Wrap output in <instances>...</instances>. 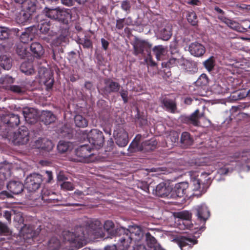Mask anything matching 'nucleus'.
<instances>
[{"mask_svg": "<svg viewBox=\"0 0 250 250\" xmlns=\"http://www.w3.org/2000/svg\"><path fill=\"white\" fill-rule=\"evenodd\" d=\"M50 26V25L48 22L43 21L38 24V28L41 33L46 34L49 31Z\"/></svg>", "mask_w": 250, "mask_h": 250, "instance_id": "49", "label": "nucleus"}, {"mask_svg": "<svg viewBox=\"0 0 250 250\" xmlns=\"http://www.w3.org/2000/svg\"><path fill=\"white\" fill-rule=\"evenodd\" d=\"M204 115V113H200L199 109H197L189 116H182L180 119L183 123L198 126L200 123V119Z\"/></svg>", "mask_w": 250, "mask_h": 250, "instance_id": "13", "label": "nucleus"}, {"mask_svg": "<svg viewBox=\"0 0 250 250\" xmlns=\"http://www.w3.org/2000/svg\"><path fill=\"white\" fill-rule=\"evenodd\" d=\"M182 250L185 247L188 246L191 248L192 246L197 243L198 241L194 237L180 236L174 239Z\"/></svg>", "mask_w": 250, "mask_h": 250, "instance_id": "18", "label": "nucleus"}, {"mask_svg": "<svg viewBox=\"0 0 250 250\" xmlns=\"http://www.w3.org/2000/svg\"><path fill=\"white\" fill-rule=\"evenodd\" d=\"M188 51L192 56L196 57H201L205 53L206 48L202 44L195 42L189 44Z\"/></svg>", "mask_w": 250, "mask_h": 250, "instance_id": "17", "label": "nucleus"}, {"mask_svg": "<svg viewBox=\"0 0 250 250\" xmlns=\"http://www.w3.org/2000/svg\"><path fill=\"white\" fill-rule=\"evenodd\" d=\"M22 115L25 121L29 124H34L37 121L38 115L33 109H24L22 111Z\"/></svg>", "mask_w": 250, "mask_h": 250, "instance_id": "25", "label": "nucleus"}, {"mask_svg": "<svg viewBox=\"0 0 250 250\" xmlns=\"http://www.w3.org/2000/svg\"><path fill=\"white\" fill-rule=\"evenodd\" d=\"M146 240L147 244L150 248L154 247L157 242L156 239L149 232H147L146 234Z\"/></svg>", "mask_w": 250, "mask_h": 250, "instance_id": "48", "label": "nucleus"}, {"mask_svg": "<svg viewBox=\"0 0 250 250\" xmlns=\"http://www.w3.org/2000/svg\"><path fill=\"white\" fill-rule=\"evenodd\" d=\"M83 134L87 138L93 148L97 149L103 146L104 138L102 131L97 129H91L89 132L85 130L83 131Z\"/></svg>", "mask_w": 250, "mask_h": 250, "instance_id": "5", "label": "nucleus"}, {"mask_svg": "<svg viewBox=\"0 0 250 250\" xmlns=\"http://www.w3.org/2000/svg\"><path fill=\"white\" fill-rule=\"evenodd\" d=\"M104 83V86L102 90L106 95L118 92L121 87L119 83L115 82L111 79H105Z\"/></svg>", "mask_w": 250, "mask_h": 250, "instance_id": "14", "label": "nucleus"}, {"mask_svg": "<svg viewBox=\"0 0 250 250\" xmlns=\"http://www.w3.org/2000/svg\"><path fill=\"white\" fill-rule=\"evenodd\" d=\"M61 244L59 239L56 237H53L50 239L47 244L48 250H58L61 247Z\"/></svg>", "mask_w": 250, "mask_h": 250, "instance_id": "39", "label": "nucleus"}, {"mask_svg": "<svg viewBox=\"0 0 250 250\" xmlns=\"http://www.w3.org/2000/svg\"><path fill=\"white\" fill-rule=\"evenodd\" d=\"M74 123L76 126L84 128L88 125L87 120L82 115L78 114L74 117Z\"/></svg>", "mask_w": 250, "mask_h": 250, "instance_id": "38", "label": "nucleus"}, {"mask_svg": "<svg viewBox=\"0 0 250 250\" xmlns=\"http://www.w3.org/2000/svg\"><path fill=\"white\" fill-rule=\"evenodd\" d=\"M153 193L159 197L170 198L171 188L166 183L162 182L156 186Z\"/></svg>", "mask_w": 250, "mask_h": 250, "instance_id": "20", "label": "nucleus"}, {"mask_svg": "<svg viewBox=\"0 0 250 250\" xmlns=\"http://www.w3.org/2000/svg\"><path fill=\"white\" fill-rule=\"evenodd\" d=\"M33 14L21 10L17 17V21L19 24H25L31 21Z\"/></svg>", "mask_w": 250, "mask_h": 250, "instance_id": "30", "label": "nucleus"}, {"mask_svg": "<svg viewBox=\"0 0 250 250\" xmlns=\"http://www.w3.org/2000/svg\"><path fill=\"white\" fill-rule=\"evenodd\" d=\"M132 45L134 55H141L142 57H145L146 55L149 56L150 55L152 45L148 42L136 38Z\"/></svg>", "mask_w": 250, "mask_h": 250, "instance_id": "6", "label": "nucleus"}, {"mask_svg": "<svg viewBox=\"0 0 250 250\" xmlns=\"http://www.w3.org/2000/svg\"><path fill=\"white\" fill-rule=\"evenodd\" d=\"M7 89L17 94H22L25 92V89L24 86L17 85H9L8 86Z\"/></svg>", "mask_w": 250, "mask_h": 250, "instance_id": "43", "label": "nucleus"}, {"mask_svg": "<svg viewBox=\"0 0 250 250\" xmlns=\"http://www.w3.org/2000/svg\"><path fill=\"white\" fill-rule=\"evenodd\" d=\"M92 147L89 145H83L79 146L75 149V154L79 158V161L83 162H88L89 158L92 154L91 153Z\"/></svg>", "mask_w": 250, "mask_h": 250, "instance_id": "10", "label": "nucleus"}, {"mask_svg": "<svg viewBox=\"0 0 250 250\" xmlns=\"http://www.w3.org/2000/svg\"><path fill=\"white\" fill-rule=\"evenodd\" d=\"M70 146L69 142L60 141L57 146V149L60 153H63L66 152Z\"/></svg>", "mask_w": 250, "mask_h": 250, "instance_id": "42", "label": "nucleus"}, {"mask_svg": "<svg viewBox=\"0 0 250 250\" xmlns=\"http://www.w3.org/2000/svg\"><path fill=\"white\" fill-rule=\"evenodd\" d=\"M188 183L186 182L176 184L174 188L171 189L170 198L176 199L184 197L188 192Z\"/></svg>", "mask_w": 250, "mask_h": 250, "instance_id": "12", "label": "nucleus"}, {"mask_svg": "<svg viewBox=\"0 0 250 250\" xmlns=\"http://www.w3.org/2000/svg\"><path fill=\"white\" fill-rule=\"evenodd\" d=\"M36 145L39 148L46 151H50L53 147L52 141L46 138L38 140L36 142Z\"/></svg>", "mask_w": 250, "mask_h": 250, "instance_id": "26", "label": "nucleus"}, {"mask_svg": "<svg viewBox=\"0 0 250 250\" xmlns=\"http://www.w3.org/2000/svg\"><path fill=\"white\" fill-rule=\"evenodd\" d=\"M157 144V141L154 138L144 142L142 144V146L143 147L142 150L145 151H153L156 148Z\"/></svg>", "mask_w": 250, "mask_h": 250, "instance_id": "36", "label": "nucleus"}, {"mask_svg": "<svg viewBox=\"0 0 250 250\" xmlns=\"http://www.w3.org/2000/svg\"><path fill=\"white\" fill-rule=\"evenodd\" d=\"M152 51L158 61H160L162 59V57L165 56L166 53L165 48L162 45L154 46Z\"/></svg>", "mask_w": 250, "mask_h": 250, "instance_id": "41", "label": "nucleus"}, {"mask_svg": "<svg viewBox=\"0 0 250 250\" xmlns=\"http://www.w3.org/2000/svg\"><path fill=\"white\" fill-rule=\"evenodd\" d=\"M133 20L131 17H128L127 18L118 19L116 20V28L118 30H122L124 25H132Z\"/></svg>", "mask_w": 250, "mask_h": 250, "instance_id": "34", "label": "nucleus"}, {"mask_svg": "<svg viewBox=\"0 0 250 250\" xmlns=\"http://www.w3.org/2000/svg\"><path fill=\"white\" fill-rule=\"evenodd\" d=\"M42 199L43 201L45 200H49L47 199L48 196H56V195L55 192L51 191L50 189L46 188H43L41 191Z\"/></svg>", "mask_w": 250, "mask_h": 250, "instance_id": "44", "label": "nucleus"}, {"mask_svg": "<svg viewBox=\"0 0 250 250\" xmlns=\"http://www.w3.org/2000/svg\"><path fill=\"white\" fill-rule=\"evenodd\" d=\"M119 235L122 236L118 240L117 250H132L131 244L132 241H139L143 234L140 228L138 227H132L130 230L121 228L119 229Z\"/></svg>", "mask_w": 250, "mask_h": 250, "instance_id": "1", "label": "nucleus"}, {"mask_svg": "<svg viewBox=\"0 0 250 250\" xmlns=\"http://www.w3.org/2000/svg\"><path fill=\"white\" fill-rule=\"evenodd\" d=\"M121 7L124 11H125L127 14L129 13L131 9L130 1L128 0H123L121 2Z\"/></svg>", "mask_w": 250, "mask_h": 250, "instance_id": "52", "label": "nucleus"}, {"mask_svg": "<svg viewBox=\"0 0 250 250\" xmlns=\"http://www.w3.org/2000/svg\"><path fill=\"white\" fill-rule=\"evenodd\" d=\"M0 66L5 70H9L12 66V59L6 55L0 56Z\"/></svg>", "mask_w": 250, "mask_h": 250, "instance_id": "35", "label": "nucleus"}, {"mask_svg": "<svg viewBox=\"0 0 250 250\" xmlns=\"http://www.w3.org/2000/svg\"><path fill=\"white\" fill-rule=\"evenodd\" d=\"M54 82V79L52 78H49L44 82V85L46 86L47 90L51 89L52 88Z\"/></svg>", "mask_w": 250, "mask_h": 250, "instance_id": "61", "label": "nucleus"}, {"mask_svg": "<svg viewBox=\"0 0 250 250\" xmlns=\"http://www.w3.org/2000/svg\"><path fill=\"white\" fill-rule=\"evenodd\" d=\"M198 85L203 86H206L208 83V79L205 74H202L196 81Z\"/></svg>", "mask_w": 250, "mask_h": 250, "instance_id": "50", "label": "nucleus"}, {"mask_svg": "<svg viewBox=\"0 0 250 250\" xmlns=\"http://www.w3.org/2000/svg\"><path fill=\"white\" fill-rule=\"evenodd\" d=\"M36 2L37 0H25L21 6V9L26 12L33 14L37 9Z\"/></svg>", "mask_w": 250, "mask_h": 250, "instance_id": "31", "label": "nucleus"}, {"mask_svg": "<svg viewBox=\"0 0 250 250\" xmlns=\"http://www.w3.org/2000/svg\"><path fill=\"white\" fill-rule=\"evenodd\" d=\"M61 188L66 190H72L74 189V185L70 182H63L60 185Z\"/></svg>", "mask_w": 250, "mask_h": 250, "instance_id": "53", "label": "nucleus"}, {"mask_svg": "<svg viewBox=\"0 0 250 250\" xmlns=\"http://www.w3.org/2000/svg\"><path fill=\"white\" fill-rule=\"evenodd\" d=\"M1 121L8 127H16L20 123V116L14 113L9 114L3 116L1 118Z\"/></svg>", "mask_w": 250, "mask_h": 250, "instance_id": "19", "label": "nucleus"}, {"mask_svg": "<svg viewBox=\"0 0 250 250\" xmlns=\"http://www.w3.org/2000/svg\"><path fill=\"white\" fill-rule=\"evenodd\" d=\"M84 229L80 226L76 227L75 232L68 230L62 231L63 242L65 250H77L83 246L82 241L84 240Z\"/></svg>", "mask_w": 250, "mask_h": 250, "instance_id": "2", "label": "nucleus"}, {"mask_svg": "<svg viewBox=\"0 0 250 250\" xmlns=\"http://www.w3.org/2000/svg\"><path fill=\"white\" fill-rule=\"evenodd\" d=\"M205 67L209 72L212 71L215 65V61L213 57H210L204 62Z\"/></svg>", "mask_w": 250, "mask_h": 250, "instance_id": "45", "label": "nucleus"}, {"mask_svg": "<svg viewBox=\"0 0 250 250\" xmlns=\"http://www.w3.org/2000/svg\"><path fill=\"white\" fill-rule=\"evenodd\" d=\"M81 44H82L84 48H92L93 44L91 41L87 38H84L81 40Z\"/></svg>", "mask_w": 250, "mask_h": 250, "instance_id": "59", "label": "nucleus"}, {"mask_svg": "<svg viewBox=\"0 0 250 250\" xmlns=\"http://www.w3.org/2000/svg\"><path fill=\"white\" fill-rule=\"evenodd\" d=\"M81 227L84 228L85 239L90 236L95 235L97 233H99L102 229V224L99 220L96 219L88 221L85 227Z\"/></svg>", "mask_w": 250, "mask_h": 250, "instance_id": "8", "label": "nucleus"}, {"mask_svg": "<svg viewBox=\"0 0 250 250\" xmlns=\"http://www.w3.org/2000/svg\"><path fill=\"white\" fill-rule=\"evenodd\" d=\"M13 212V210L12 209L3 210L2 216H3L6 219L8 222L10 223Z\"/></svg>", "mask_w": 250, "mask_h": 250, "instance_id": "57", "label": "nucleus"}, {"mask_svg": "<svg viewBox=\"0 0 250 250\" xmlns=\"http://www.w3.org/2000/svg\"><path fill=\"white\" fill-rule=\"evenodd\" d=\"M119 93L121 97L122 98V100L124 102V103L126 104L128 101V92L127 89H124L122 88L119 90Z\"/></svg>", "mask_w": 250, "mask_h": 250, "instance_id": "54", "label": "nucleus"}, {"mask_svg": "<svg viewBox=\"0 0 250 250\" xmlns=\"http://www.w3.org/2000/svg\"><path fill=\"white\" fill-rule=\"evenodd\" d=\"M30 48L32 55L37 58L41 57L44 53L42 45L38 42H32Z\"/></svg>", "mask_w": 250, "mask_h": 250, "instance_id": "28", "label": "nucleus"}, {"mask_svg": "<svg viewBox=\"0 0 250 250\" xmlns=\"http://www.w3.org/2000/svg\"><path fill=\"white\" fill-rule=\"evenodd\" d=\"M187 19L188 22H189L192 25H196L197 23V18L196 13L193 12H188Z\"/></svg>", "mask_w": 250, "mask_h": 250, "instance_id": "47", "label": "nucleus"}, {"mask_svg": "<svg viewBox=\"0 0 250 250\" xmlns=\"http://www.w3.org/2000/svg\"><path fill=\"white\" fill-rule=\"evenodd\" d=\"M23 184L17 181H11L7 184L8 190L13 194L18 195L21 193L24 189Z\"/></svg>", "mask_w": 250, "mask_h": 250, "instance_id": "22", "label": "nucleus"}, {"mask_svg": "<svg viewBox=\"0 0 250 250\" xmlns=\"http://www.w3.org/2000/svg\"><path fill=\"white\" fill-rule=\"evenodd\" d=\"M193 143V139L188 132L182 133L180 137V144L183 147L187 148Z\"/></svg>", "mask_w": 250, "mask_h": 250, "instance_id": "27", "label": "nucleus"}, {"mask_svg": "<svg viewBox=\"0 0 250 250\" xmlns=\"http://www.w3.org/2000/svg\"><path fill=\"white\" fill-rule=\"evenodd\" d=\"M53 174L51 171H46L43 175L33 173L28 176L25 180V187L30 192L35 191L41 187L42 182L51 183Z\"/></svg>", "mask_w": 250, "mask_h": 250, "instance_id": "3", "label": "nucleus"}, {"mask_svg": "<svg viewBox=\"0 0 250 250\" xmlns=\"http://www.w3.org/2000/svg\"><path fill=\"white\" fill-rule=\"evenodd\" d=\"M34 28V27H29L25 30V31L22 33L20 36V41L21 42L24 44L28 43L29 41L33 40L34 38V35L32 32V30Z\"/></svg>", "mask_w": 250, "mask_h": 250, "instance_id": "29", "label": "nucleus"}, {"mask_svg": "<svg viewBox=\"0 0 250 250\" xmlns=\"http://www.w3.org/2000/svg\"><path fill=\"white\" fill-rule=\"evenodd\" d=\"M180 65L183 66V68L187 70V66L191 65V63L188 60L181 58L180 59H177L174 57H171L167 62V65L169 67H173L175 65Z\"/></svg>", "mask_w": 250, "mask_h": 250, "instance_id": "24", "label": "nucleus"}, {"mask_svg": "<svg viewBox=\"0 0 250 250\" xmlns=\"http://www.w3.org/2000/svg\"><path fill=\"white\" fill-rule=\"evenodd\" d=\"M16 52L21 59H24L28 57L30 53L27 51L26 46L21 43L17 45Z\"/></svg>", "mask_w": 250, "mask_h": 250, "instance_id": "40", "label": "nucleus"}, {"mask_svg": "<svg viewBox=\"0 0 250 250\" xmlns=\"http://www.w3.org/2000/svg\"><path fill=\"white\" fill-rule=\"evenodd\" d=\"M84 194L83 191L76 190L72 195V197L77 201H81L83 199Z\"/></svg>", "mask_w": 250, "mask_h": 250, "instance_id": "55", "label": "nucleus"}, {"mask_svg": "<svg viewBox=\"0 0 250 250\" xmlns=\"http://www.w3.org/2000/svg\"><path fill=\"white\" fill-rule=\"evenodd\" d=\"M13 196L7 191L4 190L0 192V199L12 198Z\"/></svg>", "mask_w": 250, "mask_h": 250, "instance_id": "62", "label": "nucleus"}, {"mask_svg": "<svg viewBox=\"0 0 250 250\" xmlns=\"http://www.w3.org/2000/svg\"><path fill=\"white\" fill-rule=\"evenodd\" d=\"M214 89L215 92L219 94H224L228 92L229 89L225 85L222 86L220 84H214Z\"/></svg>", "mask_w": 250, "mask_h": 250, "instance_id": "51", "label": "nucleus"}, {"mask_svg": "<svg viewBox=\"0 0 250 250\" xmlns=\"http://www.w3.org/2000/svg\"><path fill=\"white\" fill-rule=\"evenodd\" d=\"M115 225L113 221L107 220L105 221L104 225V229L111 235H116L120 233L119 229H114Z\"/></svg>", "mask_w": 250, "mask_h": 250, "instance_id": "37", "label": "nucleus"}, {"mask_svg": "<svg viewBox=\"0 0 250 250\" xmlns=\"http://www.w3.org/2000/svg\"><path fill=\"white\" fill-rule=\"evenodd\" d=\"M9 232V228L6 224L0 222V234L6 235Z\"/></svg>", "mask_w": 250, "mask_h": 250, "instance_id": "60", "label": "nucleus"}, {"mask_svg": "<svg viewBox=\"0 0 250 250\" xmlns=\"http://www.w3.org/2000/svg\"><path fill=\"white\" fill-rule=\"evenodd\" d=\"M169 51L172 55H174L176 53L178 54V50L177 45L175 43L173 44H170Z\"/></svg>", "mask_w": 250, "mask_h": 250, "instance_id": "64", "label": "nucleus"}, {"mask_svg": "<svg viewBox=\"0 0 250 250\" xmlns=\"http://www.w3.org/2000/svg\"><path fill=\"white\" fill-rule=\"evenodd\" d=\"M44 11L47 17L64 24L67 25L73 21L72 11L69 9H61L59 8L50 9L46 7Z\"/></svg>", "mask_w": 250, "mask_h": 250, "instance_id": "4", "label": "nucleus"}, {"mask_svg": "<svg viewBox=\"0 0 250 250\" xmlns=\"http://www.w3.org/2000/svg\"><path fill=\"white\" fill-rule=\"evenodd\" d=\"M116 144L119 147L125 146L129 142L128 134L120 125L116 126L113 133Z\"/></svg>", "mask_w": 250, "mask_h": 250, "instance_id": "7", "label": "nucleus"}, {"mask_svg": "<svg viewBox=\"0 0 250 250\" xmlns=\"http://www.w3.org/2000/svg\"><path fill=\"white\" fill-rule=\"evenodd\" d=\"M34 227L31 225H24L21 230V233L25 240L32 239L36 236Z\"/></svg>", "mask_w": 250, "mask_h": 250, "instance_id": "23", "label": "nucleus"}, {"mask_svg": "<svg viewBox=\"0 0 250 250\" xmlns=\"http://www.w3.org/2000/svg\"><path fill=\"white\" fill-rule=\"evenodd\" d=\"M41 120L46 125L53 123L56 119L55 116L49 111H43L41 116Z\"/></svg>", "mask_w": 250, "mask_h": 250, "instance_id": "32", "label": "nucleus"}, {"mask_svg": "<svg viewBox=\"0 0 250 250\" xmlns=\"http://www.w3.org/2000/svg\"><path fill=\"white\" fill-rule=\"evenodd\" d=\"M160 101L161 107L163 109L172 113H175L177 110V104L175 100L165 96L162 97Z\"/></svg>", "mask_w": 250, "mask_h": 250, "instance_id": "15", "label": "nucleus"}, {"mask_svg": "<svg viewBox=\"0 0 250 250\" xmlns=\"http://www.w3.org/2000/svg\"><path fill=\"white\" fill-rule=\"evenodd\" d=\"M235 159V161H240L243 164H246L248 170H250V152L249 151H242L236 152L231 157Z\"/></svg>", "mask_w": 250, "mask_h": 250, "instance_id": "16", "label": "nucleus"}, {"mask_svg": "<svg viewBox=\"0 0 250 250\" xmlns=\"http://www.w3.org/2000/svg\"><path fill=\"white\" fill-rule=\"evenodd\" d=\"M194 213L197 217V221L203 223L200 230L203 231L205 229V223L210 215L208 208L204 205L198 206L194 210Z\"/></svg>", "mask_w": 250, "mask_h": 250, "instance_id": "11", "label": "nucleus"}, {"mask_svg": "<svg viewBox=\"0 0 250 250\" xmlns=\"http://www.w3.org/2000/svg\"><path fill=\"white\" fill-rule=\"evenodd\" d=\"M193 184L194 186V190H198L201 188L202 180L199 179H195L193 181Z\"/></svg>", "mask_w": 250, "mask_h": 250, "instance_id": "63", "label": "nucleus"}, {"mask_svg": "<svg viewBox=\"0 0 250 250\" xmlns=\"http://www.w3.org/2000/svg\"><path fill=\"white\" fill-rule=\"evenodd\" d=\"M29 134L28 128L24 126H21L18 132L14 133L13 142L15 145H25L29 140Z\"/></svg>", "mask_w": 250, "mask_h": 250, "instance_id": "9", "label": "nucleus"}, {"mask_svg": "<svg viewBox=\"0 0 250 250\" xmlns=\"http://www.w3.org/2000/svg\"><path fill=\"white\" fill-rule=\"evenodd\" d=\"M157 35L159 38L163 41H167L169 40L172 35L171 26L167 24L159 27L158 30Z\"/></svg>", "mask_w": 250, "mask_h": 250, "instance_id": "21", "label": "nucleus"}, {"mask_svg": "<svg viewBox=\"0 0 250 250\" xmlns=\"http://www.w3.org/2000/svg\"><path fill=\"white\" fill-rule=\"evenodd\" d=\"M138 146L139 143L138 142L135 140H133L128 146V152L130 153H133L136 152L138 149Z\"/></svg>", "mask_w": 250, "mask_h": 250, "instance_id": "56", "label": "nucleus"}, {"mask_svg": "<svg viewBox=\"0 0 250 250\" xmlns=\"http://www.w3.org/2000/svg\"><path fill=\"white\" fill-rule=\"evenodd\" d=\"M10 31L7 27L0 26V40H4L8 39Z\"/></svg>", "mask_w": 250, "mask_h": 250, "instance_id": "46", "label": "nucleus"}, {"mask_svg": "<svg viewBox=\"0 0 250 250\" xmlns=\"http://www.w3.org/2000/svg\"><path fill=\"white\" fill-rule=\"evenodd\" d=\"M191 216V213L188 211H184L179 213V217L186 220H190Z\"/></svg>", "mask_w": 250, "mask_h": 250, "instance_id": "58", "label": "nucleus"}, {"mask_svg": "<svg viewBox=\"0 0 250 250\" xmlns=\"http://www.w3.org/2000/svg\"><path fill=\"white\" fill-rule=\"evenodd\" d=\"M20 70L26 75H31L35 73L33 63L31 62H23L20 66Z\"/></svg>", "mask_w": 250, "mask_h": 250, "instance_id": "33", "label": "nucleus"}]
</instances>
